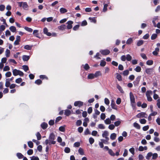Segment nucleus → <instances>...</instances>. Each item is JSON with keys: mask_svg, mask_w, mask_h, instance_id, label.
<instances>
[{"mask_svg": "<svg viewBox=\"0 0 160 160\" xmlns=\"http://www.w3.org/2000/svg\"><path fill=\"white\" fill-rule=\"evenodd\" d=\"M32 46H30L29 45H26L24 47V48L27 50H30L32 48Z\"/></svg>", "mask_w": 160, "mask_h": 160, "instance_id": "43", "label": "nucleus"}, {"mask_svg": "<svg viewBox=\"0 0 160 160\" xmlns=\"http://www.w3.org/2000/svg\"><path fill=\"white\" fill-rule=\"evenodd\" d=\"M59 130L62 132H64L65 131V128L64 126H62L59 127Z\"/></svg>", "mask_w": 160, "mask_h": 160, "instance_id": "42", "label": "nucleus"}, {"mask_svg": "<svg viewBox=\"0 0 160 160\" xmlns=\"http://www.w3.org/2000/svg\"><path fill=\"white\" fill-rule=\"evenodd\" d=\"M126 60L128 61H130L132 59V57L131 56V55L130 54H127L126 55Z\"/></svg>", "mask_w": 160, "mask_h": 160, "instance_id": "39", "label": "nucleus"}, {"mask_svg": "<svg viewBox=\"0 0 160 160\" xmlns=\"http://www.w3.org/2000/svg\"><path fill=\"white\" fill-rule=\"evenodd\" d=\"M111 120L109 118H107L104 121V122L106 124H110L111 122Z\"/></svg>", "mask_w": 160, "mask_h": 160, "instance_id": "36", "label": "nucleus"}, {"mask_svg": "<svg viewBox=\"0 0 160 160\" xmlns=\"http://www.w3.org/2000/svg\"><path fill=\"white\" fill-rule=\"evenodd\" d=\"M141 77V76H138L136 78L135 80L133 81V83L135 87L138 86L140 81Z\"/></svg>", "mask_w": 160, "mask_h": 160, "instance_id": "1", "label": "nucleus"}, {"mask_svg": "<svg viewBox=\"0 0 160 160\" xmlns=\"http://www.w3.org/2000/svg\"><path fill=\"white\" fill-rule=\"evenodd\" d=\"M9 79H6V82L5 86L7 87H10V81H7V80Z\"/></svg>", "mask_w": 160, "mask_h": 160, "instance_id": "41", "label": "nucleus"}, {"mask_svg": "<svg viewBox=\"0 0 160 160\" xmlns=\"http://www.w3.org/2000/svg\"><path fill=\"white\" fill-rule=\"evenodd\" d=\"M39 78L41 79H45L46 80H48V77L45 75H40L39 76Z\"/></svg>", "mask_w": 160, "mask_h": 160, "instance_id": "31", "label": "nucleus"}, {"mask_svg": "<svg viewBox=\"0 0 160 160\" xmlns=\"http://www.w3.org/2000/svg\"><path fill=\"white\" fill-rule=\"evenodd\" d=\"M144 43V41L142 40H140L138 41L137 43V45L138 46H140L142 45Z\"/></svg>", "mask_w": 160, "mask_h": 160, "instance_id": "26", "label": "nucleus"}, {"mask_svg": "<svg viewBox=\"0 0 160 160\" xmlns=\"http://www.w3.org/2000/svg\"><path fill=\"white\" fill-rule=\"evenodd\" d=\"M74 105L75 106L80 108L83 105V102L80 101H77L74 102Z\"/></svg>", "mask_w": 160, "mask_h": 160, "instance_id": "2", "label": "nucleus"}, {"mask_svg": "<svg viewBox=\"0 0 160 160\" xmlns=\"http://www.w3.org/2000/svg\"><path fill=\"white\" fill-rule=\"evenodd\" d=\"M78 152L81 155H83L84 154V152L83 151V149L81 148H80L78 150Z\"/></svg>", "mask_w": 160, "mask_h": 160, "instance_id": "28", "label": "nucleus"}, {"mask_svg": "<svg viewBox=\"0 0 160 160\" xmlns=\"http://www.w3.org/2000/svg\"><path fill=\"white\" fill-rule=\"evenodd\" d=\"M33 150L32 149H29L27 151V153L29 155H32L33 154Z\"/></svg>", "mask_w": 160, "mask_h": 160, "instance_id": "57", "label": "nucleus"}, {"mask_svg": "<svg viewBox=\"0 0 160 160\" xmlns=\"http://www.w3.org/2000/svg\"><path fill=\"white\" fill-rule=\"evenodd\" d=\"M117 88L118 89V90L121 92H123V91L122 88L119 85H118L117 86Z\"/></svg>", "mask_w": 160, "mask_h": 160, "instance_id": "59", "label": "nucleus"}, {"mask_svg": "<svg viewBox=\"0 0 160 160\" xmlns=\"http://www.w3.org/2000/svg\"><path fill=\"white\" fill-rule=\"evenodd\" d=\"M22 79L21 78H19L16 80L15 82L17 83H20L22 82Z\"/></svg>", "mask_w": 160, "mask_h": 160, "instance_id": "60", "label": "nucleus"}, {"mask_svg": "<svg viewBox=\"0 0 160 160\" xmlns=\"http://www.w3.org/2000/svg\"><path fill=\"white\" fill-rule=\"evenodd\" d=\"M64 152L66 153H68L70 152V149L69 148L66 147L64 149Z\"/></svg>", "mask_w": 160, "mask_h": 160, "instance_id": "63", "label": "nucleus"}, {"mask_svg": "<svg viewBox=\"0 0 160 160\" xmlns=\"http://www.w3.org/2000/svg\"><path fill=\"white\" fill-rule=\"evenodd\" d=\"M84 68L86 70H88L89 69L90 67L88 64L86 63L84 66Z\"/></svg>", "mask_w": 160, "mask_h": 160, "instance_id": "62", "label": "nucleus"}, {"mask_svg": "<svg viewBox=\"0 0 160 160\" xmlns=\"http://www.w3.org/2000/svg\"><path fill=\"white\" fill-rule=\"evenodd\" d=\"M28 144L29 147L31 148H33V144L32 141H28Z\"/></svg>", "mask_w": 160, "mask_h": 160, "instance_id": "33", "label": "nucleus"}, {"mask_svg": "<svg viewBox=\"0 0 160 160\" xmlns=\"http://www.w3.org/2000/svg\"><path fill=\"white\" fill-rule=\"evenodd\" d=\"M153 68H148L145 70V72L148 74H151L153 72Z\"/></svg>", "mask_w": 160, "mask_h": 160, "instance_id": "10", "label": "nucleus"}, {"mask_svg": "<svg viewBox=\"0 0 160 160\" xmlns=\"http://www.w3.org/2000/svg\"><path fill=\"white\" fill-rule=\"evenodd\" d=\"M140 123L142 124H145L146 122V120L144 118L141 119L139 120Z\"/></svg>", "mask_w": 160, "mask_h": 160, "instance_id": "51", "label": "nucleus"}, {"mask_svg": "<svg viewBox=\"0 0 160 160\" xmlns=\"http://www.w3.org/2000/svg\"><path fill=\"white\" fill-rule=\"evenodd\" d=\"M38 31L37 30H35L33 31V34L34 36L37 38H40L38 36L39 34L38 33Z\"/></svg>", "mask_w": 160, "mask_h": 160, "instance_id": "19", "label": "nucleus"}, {"mask_svg": "<svg viewBox=\"0 0 160 160\" xmlns=\"http://www.w3.org/2000/svg\"><path fill=\"white\" fill-rule=\"evenodd\" d=\"M129 152L132 154L134 155L135 154V149L134 148H131L129 149Z\"/></svg>", "mask_w": 160, "mask_h": 160, "instance_id": "47", "label": "nucleus"}, {"mask_svg": "<svg viewBox=\"0 0 160 160\" xmlns=\"http://www.w3.org/2000/svg\"><path fill=\"white\" fill-rule=\"evenodd\" d=\"M129 73V71L128 70H126L124 71L123 72V74L124 76H126L128 75Z\"/></svg>", "mask_w": 160, "mask_h": 160, "instance_id": "55", "label": "nucleus"}, {"mask_svg": "<svg viewBox=\"0 0 160 160\" xmlns=\"http://www.w3.org/2000/svg\"><path fill=\"white\" fill-rule=\"evenodd\" d=\"M121 123V122L120 121H118L116 122H115L114 123V126L117 127L119 126Z\"/></svg>", "mask_w": 160, "mask_h": 160, "instance_id": "54", "label": "nucleus"}, {"mask_svg": "<svg viewBox=\"0 0 160 160\" xmlns=\"http://www.w3.org/2000/svg\"><path fill=\"white\" fill-rule=\"evenodd\" d=\"M106 62L105 61L102 60L101 61L100 65V66L103 67L106 65Z\"/></svg>", "mask_w": 160, "mask_h": 160, "instance_id": "32", "label": "nucleus"}, {"mask_svg": "<svg viewBox=\"0 0 160 160\" xmlns=\"http://www.w3.org/2000/svg\"><path fill=\"white\" fill-rule=\"evenodd\" d=\"M101 72L100 71H96L95 73L94 74L95 78H98L99 76L101 75Z\"/></svg>", "mask_w": 160, "mask_h": 160, "instance_id": "23", "label": "nucleus"}, {"mask_svg": "<svg viewBox=\"0 0 160 160\" xmlns=\"http://www.w3.org/2000/svg\"><path fill=\"white\" fill-rule=\"evenodd\" d=\"M22 68L25 72H27L29 70V68L27 65H24L22 66Z\"/></svg>", "mask_w": 160, "mask_h": 160, "instance_id": "49", "label": "nucleus"}, {"mask_svg": "<svg viewBox=\"0 0 160 160\" xmlns=\"http://www.w3.org/2000/svg\"><path fill=\"white\" fill-rule=\"evenodd\" d=\"M108 132L106 131H105L102 134V136L104 138L108 136Z\"/></svg>", "mask_w": 160, "mask_h": 160, "instance_id": "53", "label": "nucleus"}, {"mask_svg": "<svg viewBox=\"0 0 160 160\" xmlns=\"http://www.w3.org/2000/svg\"><path fill=\"white\" fill-rule=\"evenodd\" d=\"M145 115H147V114L145 112H142L137 114L136 115V117L137 118H146V117H145Z\"/></svg>", "mask_w": 160, "mask_h": 160, "instance_id": "3", "label": "nucleus"}, {"mask_svg": "<svg viewBox=\"0 0 160 160\" xmlns=\"http://www.w3.org/2000/svg\"><path fill=\"white\" fill-rule=\"evenodd\" d=\"M73 22L72 21H68L67 22L68 24L67 26V28L68 29H70L72 28V24L73 23Z\"/></svg>", "mask_w": 160, "mask_h": 160, "instance_id": "6", "label": "nucleus"}, {"mask_svg": "<svg viewBox=\"0 0 160 160\" xmlns=\"http://www.w3.org/2000/svg\"><path fill=\"white\" fill-rule=\"evenodd\" d=\"M88 78L89 79H92L95 78L94 76V74L90 73L89 74L88 76Z\"/></svg>", "mask_w": 160, "mask_h": 160, "instance_id": "27", "label": "nucleus"}, {"mask_svg": "<svg viewBox=\"0 0 160 160\" xmlns=\"http://www.w3.org/2000/svg\"><path fill=\"white\" fill-rule=\"evenodd\" d=\"M152 155V153L151 152H148L146 157L147 159H148Z\"/></svg>", "mask_w": 160, "mask_h": 160, "instance_id": "61", "label": "nucleus"}, {"mask_svg": "<svg viewBox=\"0 0 160 160\" xmlns=\"http://www.w3.org/2000/svg\"><path fill=\"white\" fill-rule=\"evenodd\" d=\"M151 92V91H148L146 93V96L148 101L151 102L152 100V98L151 97L150 94Z\"/></svg>", "mask_w": 160, "mask_h": 160, "instance_id": "5", "label": "nucleus"}, {"mask_svg": "<svg viewBox=\"0 0 160 160\" xmlns=\"http://www.w3.org/2000/svg\"><path fill=\"white\" fill-rule=\"evenodd\" d=\"M55 139L56 137L54 134L53 132L51 133L49 137V141H51L54 140Z\"/></svg>", "mask_w": 160, "mask_h": 160, "instance_id": "8", "label": "nucleus"}, {"mask_svg": "<svg viewBox=\"0 0 160 160\" xmlns=\"http://www.w3.org/2000/svg\"><path fill=\"white\" fill-rule=\"evenodd\" d=\"M116 78L119 81H121L122 80L121 76L118 73H117Z\"/></svg>", "mask_w": 160, "mask_h": 160, "instance_id": "30", "label": "nucleus"}, {"mask_svg": "<svg viewBox=\"0 0 160 160\" xmlns=\"http://www.w3.org/2000/svg\"><path fill=\"white\" fill-rule=\"evenodd\" d=\"M134 127L137 129H140V125L137 123L135 122L133 123Z\"/></svg>", "mask_w": 160, "mask_h": 160, "instance_id": "22", "label": "nucleus"}, {"mask_svg": "<svg viewBox=\"0 0 160 160\" xmlns=\"http://www.w3.org/2000/svg\"><path fill=\"white\" fill-rule=\"evenodd\" d=\"M100 52L103 55H107L110 53V51L108 49L101 50Z\"/></svg>", "mask_w": 160, "mask_h": 160, "instance_id": "4", "label": "nucleus"}, {"mask_svg": "<svg viewBox=\"0 0 160 160\" xmlns=\"http://www.w3.org/2000/svg\"><path fill=\"white\" fill-rule=\"evenodd\" d=\"M35 83L36 84L39 85L42 84V81L40 79H38L35 81Z\"/></svg>", "mask_w": 160, "mask_h": 160, "instance_id": "25", "label": "nucleus"}, {"mask_svg": "<svg viewBox=\"0 0 160 160\" xmlns=\"http://www.w3.org/2000/svg\"><path fill=\"white\" fill-rule=\"evenodd\" d=\"M71 113V111L68 109H66L65 111L64 114L67 116H69Z\"/></svg>", "mask_w": 160, "mask_h": 160, "instance_id": "21", "label": "nucleus"}, {"mask_svg": "<svg viewBox=\"0 0 160 160\" xmlns=\"http://www.w3.org/2000/svg\"><path fill=\"white\" fill-rule=\"evenodd\" d=\"M116 134L115 133H113L111 134L110 138L111 139L113 140L116 139Z\"/></svg>", "mask_w": 160, "mask_h": 160, "instance_id": "18", "label": "nucleus"}, {"mask_svg": "<svg viewBox=\"0 0 160 160\" xmlns=\"http://www.w3.org/2000/svg\"><path fill=\"white\" fill-rule=\"evenodd\" d=\"M10 54V51L8 49H7L6 51V56L7 57H9Z\"/></svg>", "mask_w": 160, "mask_h": 160, "instance_id": "40", "label": "nucleus"}, {"mask_svg": "<svg viewBox=\"0 0 160 160\" xmlns=\"http://www.w3.org/2000/svg\"><path fill=\"white\" fill-rule=\"evenodd\" d=\"M9 29L13 32H15L17 31L16 28L14 26H11L9 28Z\"/></svg>", "mask_w": 160, "mask_h": 160, "instance_id": "17", "label": "nucleus"}, {"mask_svg": "<svg viewBox=\"0 0 160 160\" xmlns=\"http://www.w3.org/2000/svg\"><path fill=\"white\" fill-rule=\"evenodd\" d=\"M108 5L107 4H105L104 5L103 9V12H105L107 10V7Z\"/></svg>", "mask_w": 160, "mask_h": 160, "instance_id": "44", "label": "nucleus"}, {"mask_svg": "<svg viewBox=\"0 0 160 160\" xmlns=\"http://www.w3.org/2000/svg\"><path fill=\"white\" fill-rule=\"evenodd\" d=\"M41 126L42 129H45L47 128L48 125L46 123L43 122L41 124Z\"/></svg>", "mask_w": 160, "mask_h": 160, "instance_id": "14", "label": "nucleus"}, {"mask_svg": "<svg viewBox=\"0 0 160 160\" xmlns=\"http://www.w3.org/2000/svg\"><path fill=\"white\" fill-rule=\"evenodd\" d=\"M24 28L28 32H32V29L31 28L27 27H25Z\"/></svg>", "mask_w": 160, "mask_h": 160, "instance_id": "48", "label": "nucleus"}, {"mask_svg": "<svg viewBox=\"0 0 160 160\" xmlns=\"http://www.w3.org/2000/svg\"><path fill=\"white\" fill-rule=\"evenodd\" d=\"M133 42L132 39V38H128L126 41V44H131Z\"/></svg>", "mask_w": 160, "mask_h": 160, "instance_id": "29", "label": "nucleus"}, {"mask_svg": "<svg viewBox=\"0 0 160 160\" xmlns=\"http://www.w3.org/2000/svg\"><path fill=\"white\" fill-rule=\"evenodd\" d=\"M108 153L112 156H114L115 155V153L113 152L112 150L110 149L108 151Z\"/></svg>", "mask_w": 160, "mask_h": 160, "instance_id": "58", "label": "nucleus"}, {"mask_svg": "<svg viewBox=\"0 0 160 160\" xmlns=\"http://www.w3.org/2000/svg\"><path fill=\"white\" fill-rule=\"evenodd\" d=\"M22 58L23 61H27L29 59L30 57L29 56L23 55L22 56Z\"/></svg>", "mask_w": 160, "mask_h": 160, "instance_id": "13", "label": "nucleus"}, {"mask_svg": "<svg viewBox=\"0 0 160 160\" xmlns=\"http://www.w3.org/2000/svg\"><path fill=\"white\" fill-rule=\"evenodd\" d=\"M36 136L37 137V138L38 140H40L41 138V136L39 132H37L36 134Z\"/></svg>", "mask_w": 160, "mask_h": 160, "instance_id": "38", "label": "nucleus"}, {"mask_svg": "<svg viewBox=\"0 0 160 160\" xmlns=\"http://www.w3.org/2000/svg\"><path fill=\"white\" fill-rule=\"evenodd\" d=\"M20 37L19 36H17L16 37V40L14 41V44L15 45H18L19 44V42L20 40Z\"/></svg>", "mask_w": 160, "mask_h": 160, "instance_id": "9", "label": "nucleus"}, {"mask_svg": "<svg viewBox=\"0 0 160 160\" xmlns=\"http://www.w3.org/2000/svg\"><path fill=\"white\" fill-rule=\"evenodd\" d=\"M79 27L80 25L79 24L76 25L73 27V29L74 31H77L78 30Z\"/></svg>", "mask_w": 160, "mask_h": 160, "instance_id": "50", "label": "nucleus"}, {"mask_svg": "<svg viewBox=\"0 0 160 160\" xmlns=\"http://www.w3.org/2000/svg\"><path fill=\"white\" fill-rule=\"evenodd\" d=\"M134 70L136 72H139L141 71V69L140 67L138 66L135 68Z\"/></svg>", "mask_w": 160, "mask_h": 160, "instance_id": "52", "label": "nucleus"}, {"mask_svg": "<svg viewBox=\"0 0 160 160\" xmlns=\"http://www.w3.org/2000/svg\"><path fill=\"white\" fill-rule=\"evenodd\" d=\"M82 124V121L80 120H78L76 122V125L77 126H80Z\"/></svg>", "mask_w": 160, "mask_h": 160, "instance_id": "46", "label": "nucleus"}, {"mask_svg": "<svg viewBox=\"0 0 160 160\" xmlns=\"http://www.w3.org/2000/svg\"><path fill=\"white\" fill-rule=\"evenodd\" d=\"M111 106L112 108L115 110L117 109V105L115 103L114 101L112 100V101L111 102Z\"/></svg>", "mask_w": 160, "mask_h": 160, "instance_id": "12", "label": "nucleus"}, {"mask_svg": "<svg viewBox=\"0 0 160 160\" xmlns=\"http://www.w3.org/2000/svg\"><path fill=\"white\" fill-rule=\"evenodd\" d=\"M31 160H39V159L38 157L33 156L32 157Z\"/></svg>", "mask_w": 160, "mask_h": 160, "instance_id": "64", "label": "nucleus"}, {"mask_svg": "<svg viewBox=\"0 0 160 160\" xmlns=\"http://www.w3.org/2000/svg\"><path fill=\"white\" fill-rule=\"evenodd\" d=\"M60 11L61 13H64L66 12L67 10L66 8H62L60 9Z\"/></svg>", "mask_w": 160, "mask_h": 160, "instance_id": "24", "label": "nucleus"}, {"mask_svg": "<svg viewBox=\"0 0 160 160\" xmlns=\"http://www.w3.org/2000/svg\"><path fill=\"white\" fill-rule=\"evenodd\" d=\"M28 6L26 2H23L22 7L24 9H26V8H28Z\"/></svg>", "mask_w": 160, "mask_h": 160, "instance_id": "20", "label": "nucleus"}, {"mask_svg": "<svg viewBox=\"0 0 160 160\" xmlns=\"http://www.w3.org/2000/svg\"><path fill=\"white\" fill-rule=\"evenodd\" d=\"M17 156L19 159L22 158L24 157L22 153L19 152H18L17 153Z\"/></svg>", "mask_w": 160, "mask_h": 160, "instance_id": "34", "label": "nucleus"}, {"mask_svg": "<svg viewBox=\"0 0 160 160\" xmlns=\"http://www.w3.org/2000/svg\"><path fill=\"white\" fill-rule=\"evenodd\" d=\"M66 28L65 24H62L61 25L58 27V29L60 30H65Z\"/></svg>", "mask_w": 160, "mask_h": 160, "instance_id": "15", "label": "nucleus"}, {"mask_svg": "<svg viewBox=\"0 0 160 160\" xmlns=\"http://www.w3.org/2000/svg\"><path fill=\"white\" fill-rule=\"evenodd\" d=\"M157 34H153L151 36V39L152 40H154L157 38Z\"/></svg>", "mask_w": 160, "mask_h": 160, "instance_id": "45", "label": "nucleus"}, {"mask_svg": "<svg viewBox=\"0 0 160 160\" xmlns=\"http://www.w3.org/2000/svg\"><path fill=\"white\" fill-rule=\"evenodd\" d=\"M18 70L16 69H14L13 70L12 72L14 76H16L18 75Z\"/></svg>", "mask_w": 160, "mask_h": 160, "instance_id": "37", "label": "nucleus"}, {"mask_svg": "<svg viewBox=\"0 0 160 160\" xmlns=\"http://www.w3.org/2000/svg\"><path fill=\"white\" fill-rule=\"evenodd\" d=\"M153 61L152 60H148L146 62V64L148 65H151L153 64Z\"/></svg>", "mask_w": 160, "mask_h": 160, "instance_id": "35", "label": "nucleus"}, {"mask_svg": "<svg viewBox=\"0 0 160 160\" xmlns=\"http://www.w3.org/2000/svg\"><path fill=\"white\" fill-rule=\"evenodd\" d=\"M88 19L91 22H93L95 23H96V17H89Z\"/></svg>", "mask_w": 160, "mask_h": 160, "instance_id": "16", "label": "nucleus"}, {"mask_svg": "<svg viewBox=\"0 0 160 160\" xmlns=\"http://www.w3.org/2000/svg\"><path fill=\"white\" fill-rule=\"evenodd\" d=\"M89 141L90 144H92L94 143V140L91 137L89 138Z\"/></svg>", "mask_w": 160, "mask_h": 160, "instance_id": "56", "label": "nucleus"}, {"mask_svg": "<svg viewBox=\"0 0 160 160\" xmlns=\"http://www.w3.org/2000/svg\"><path fill=\"white\" fill-rule=\"evenodd\" d=\"M43 32L44 34H46L47 36H51L52 35L51 33L50 32H48V29L46 28H44Z\"/></svg>", "mask_w": 160, "mask_h": 160, "instance_id": "11", "label": "nucleus"}, {"mask_svg": "<svg viewBox=\"0 0 160 160\" xmlns=\"http://www.w3.org/2000/svg\"><path fill=\"white\" fill-rule=\"evenodd\" d=\"M130 98L131 103H135V99L133 93L131 92L130 93Z\"/></svg>", "mask_w": 160, "mask_h": 160, "instance_id": "7", "label": "nucleus"}]
</instances>
